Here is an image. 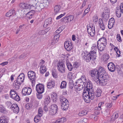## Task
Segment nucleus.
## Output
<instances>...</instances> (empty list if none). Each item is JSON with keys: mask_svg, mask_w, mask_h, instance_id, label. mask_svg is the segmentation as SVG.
<instances>
[{"mask_svg": "<svg viewBox=\"0 0 123 123\" xmlns=\"http://www.w3.org/2000/svg\"><path fill=\"white\" fill-rule=\"evenodd\" d=\"M96 50H92L88 53L92 58V60L93 61H95L96 57Z\"/></svg>", "mask_w": 123, "mask_h": 123, "instance_id": "nucleus-16", "label": "nucleus"}, {"mask_svg": "<svg viewBox=\"0 0 123 123\" xmlns=\"http://www.w3.org/2000/svg\"><path fill=\"white\" fill-rule=\"evenodd\" d=\"M50 99L49 96H47L45 97L44 99V103L45 104L47 105L50 102Z\"/></svg>", "mask_w": 123, "mask_h": 123, "instance_id": "nucleus-34", "label": "nucleus"}, {"mask_svg": "<svg viewBox=\"0 0 123 123\" xmlns=\"http://www.w3.org/2000/svg\"><path fill=\"white\" fill-rule=\"evenodd\" d=\"M109 15V14H107L106 13L105 14L103 13L102 17L103 19L105 20V21H107L108 19Z\"/></svg>", "mask_w": 123, "mask_h": 123, "instance_id": "nucleus-35", "label": "nucleus"}, {"mask_svg": "<svg viewBox=\"0 0 123 123\" xmlns=\"http://www.w3.org/2000/svg\"><path fill=\"white\" fill-rule=\"evenodd\" d=\"M41 117L38 115L36 116L34 118V122L36 123H37L40 120V117Z\"/></svg>", "mask_w": 123, "mask_h": 123, "instance_id": "nucleus-40", "label": "nucleus"}, {"mask_svg": "<svg viewBox=\"0 0 123 123\" xmlns=\"http://www.w3.org/2000/svg\"><path fill=\"white\" fill-rule=\"evenodd\" d=\"M25 78L24 74L23 73H21L18 77L16 80H15L14 82L18 84L21 85L22 83L24 82Z\"/></svg>", "mask_w": 123, "mask_h": 123, "instance_id": "nucleus-5", "label": "nucleus"}, {"mask_svg": "<svg viewBox=\"0 0 123 123\" xmlns=\"http://www.w3.org/2000/svg\"><path fill=\"white\" fill-rule=\"evenodd\" d=\"M6 109L2 105H0V112L3 113L6 111Z\"/></svg>", "mask_w": 123, "mask_h": 123, "instance_id": "nucleus-47", "label": "nucleus"}, {"mask_svg": "<svg viewBox=\"0 0 123 123\" xmlns=\"http://www.w3.org/2000/svg\"><path fill=\"white\" fill-rule=\"evenodd\" d=\"M102 91L101 90L99 89H97L95 92L96 96L97 97H100L101 95Z\"/></svg>", "mask_w": 123, "mask_h": 123, "instance_id": "nucleus-38", "label": "nucleus"}, {"mask_svg": "<svg viewBox=\"0 0 123 123\" xmlns=\"http://www.w3.org/2000/svg\"><path fill=\"white\" fill-rule=\"evenodd\" d=\"M55 81L54 80H50L48 83L47 87L49 89L54 88L55 86Z\"/></svg>", "mask_w": 123, "mask_h": 123, "instance_id": "nucleus-20", "label": "nucleus"}, {"mask_svg": "<svg viewBox=\"0 0 123 123\" xmlns=\"http://www.w3.org/2000/svg\"><path fill=\"white\" fill-rule=\"evenodd\" d=\"M99 44V45L97 43V48L99 52V54L100 55H102L103 53L100 52L99 51L102 52L105 49V46L106 45H105V44Z\"/></svg>", "mask_w": 123, "mask_h": 123, "instance_id": "nucleus-12", "label": "nucleus"}, {"mask_svg": "<svg viewBox=\"0 0 123 123\" xmlns=\"http://www.w3.org/2000/svg\"><path fill=\"white\" fill-rule=\"evenodd\" d=\"M81 79L82 82H83L84 86H85L86 85V83L87 82L86 80V78L85 76L84 75L81 76V77L80 78Z\"/></svg>", "mask_w": 123, "mask_h": 123, "instance_id": "nucleus-36", "label": "nucleus"}, {"mask_svg": "<svg viewBox=\"0 0 123 123\" xmlns=\"http://www.w3.org/2000/svg\"><path fill=\"white\" fill-rule=\"evenodd\" d=\"M39 102L37 100H35L33 102V105L35 107H37L38 105Z\"/></svg>", "mask_w": 123, "mask_h": 123, "instance_id": "nucleus-62", "label": "nucleus"}, {"mask_svg": "<svg viewBox=\"0 0 123 123\" xmlns=\"http://www.w3.org/2000/svg\"><path fill=\"white\" fill-rule=\"evenodd\" d=\"M8 121L7 119L4 116H1L0 117V122L1 123H8Z\"/></svg>", "mask_w": 123, "mask_h": 123, "instance_id": "nucleus-27", "label": "nucleus"}, {"mask_svg": "<svg viewBox=\"0 0 123 123\" xmlns=\"http://www.w3.org/2000/svg\"><path fill=\"white\" fill-rule=\"evenodd\" d=\"M57 67L58 70L60 73H64L65 72V66L63 62L59 61L57 64Z\"/></svg>", "mask_w": 123, "mask_h": 123, "instance_id": "nucleus-6", "label": "nucleus"}, {"mask_svg": "<svg viewBox=\"0 0 123 123\" xmlns=\"http://www.w3.org/2000/svg\"><path fill=\"white\" fill-rule=\"evenodd\" d=\"M12 99L14 100L17 101H19L20 99V97L17 94V96L16 95L15 97H14V98H13Z\"/></svg>", "mask_w": 123, "mask_h": 123, "instance_id": "nucleus-55", "label": "nucleus"}, {"mask_svg": "<svg viewBox=\"0 0 123 123\" xmlns=\"http://www.w3.org/2000/svg\"><path fill=\"white\" fill-rule=\"evenodd\" d=\"M28 77L30 81L32 83L34 82L36 80V73L32 71H30L28 73Z\"/></svg>", "mask_w": 123, "mask_h": 123, "instance_id": "nucleus-9", "label": "nucleus"}, {"mask_svg": "<svg viewBox=\"0 0 123 123\" xmlns=\"http://www.w3.org/2000/svg\"><path fill=\"white\" fill-rule=\"evenodd\" d=\"M38 114L37 115L41 117H42L43 114V111L42 108L41 107L39 108L38 110Z\"/></svg>", "mask_w": 123, "mask_h": 123, "instance_id": "nucleus-42", "label": "nucleus"}, {"mask_svg": "<svg viewBox=\"0 0 123 123\" xmlns=\"http://www.w3.org/2000/svg\"><path fill=\"white\" fill-rule=\"evenodd\" d=\"M105 44V45H107V40L106 38L103 37L99 39L97 42L98 44L99 45V44Z\"/></svg>", "mask_w": 123, "mask_h": 123, "instance_id": "nucleus-19", "label": "nucleus"}, {"mask_svg": "<svg viewBox=\"0 0 123 123\" xmlns=\"http://www.w3.org/2000/svg\"><path fill=\"white\" fill-rule=\"evenodd\" d=\"M32 103V102L31 101L26 104L25 105L26 108L28 110L32 108L33 106Z\"/></svg>", "mask_w": 123, "mask_h": 123, "instance_id": "nucleus-37", "label": "nucleus"}, {"mask_svg": "<svg viewBox=\"0 0 123 123\" xmlns=\"http://www.w3.org/2000/svg\"><path fill=\"white\" fill-rule=\"evenodd\" d=\"M109 57L110 56L109 55L106 54H105L103 56V58L105 61L107 60Z\"/></svg>", "mask_w": 123, "mask_h": 123, "instance_id": "nucleus-53", "label": "nucleus"}, {"mask_svg": "<svg viewBox=\"0 0 123 123\" xmlns=\"http://www.w3.org/2000/svg\"><path fill=\"white\" fill-rule=\"evenodd\" d=\"M112 105V103H107L105 104V106L106 107L110 108H111Z\"/></svg>", "mask_w": 123, "mask_h": 123, "instance_id": "nucleus-59", "label": "nucleus"}, {"mask_svg": "<svg viewBox=\"0 0 123 123\" xmlns=\"http://www.w3.org/2000/svg\"><path fill=\"white\" fill-rule=\"evenodd\" d=\"M51 100L54 102H55L57 100V97L56 96H54L52 95H51Z\"/></svg>", "mask_w": 123, "mask_h": 123, "instance_id": "nucleus-51", "label": "nucleus"}, {"mask_svg": "<svg viewBox=\"0 0 123 123\" xmlns=\"http://www.w3.org/2000/svg\"><path fill=\"white\" fill-rule=\"evenodd\" d=\"M97 69L100 77H101V78H102V76H104V75H106V74L107 75L108 78L107 79L106 81V82L105 83H104V81L105 80L104 79L103 80V79H102V80H103V81L101 82L102 83V84H101V86H104L105 85L107 84L108 82L109 81L108 79L109 77L108 74L106 73V72L105 69L103 67L101 66H99V67L97 68Z\"/></svg>", "mask_w": 123, "mask_h": 123, "instance_id": "nucleus-3", "label": "nucleus"}, {"mask_svg": "<svg viewBox=\"0 0 123 123\" xmlns=\"http://www.w3.org/2000/svg\"><path fill=\"white\" fill-rule=\"evenodd\" d=\"M114 25V24L112 23H108V28L110 29H111L112 27H113Z\"/></svg>", "mask_w": 123, "mask_h": 123, "instance_id": "nucleus-63", "label": "nucleus"}, {"mask_svg": "<svg viewBox=\"0 0 123 123\" xmlns=\"http://www.w3.org/2000/svg\"><path fill=\"white\" fill-rule=\"evenodd\" d=\"M60 99V102L62 104V109L63 110H67L69 107V103L68 100L63 96H61Z\"/></svg>", "mask_w": 123, "mask_h": 123, "instance_id": "nucleus-4", "label": "nucleus"}, {"mask_svg": "<svg viewBox=\"0 0 123 123\" xmlns=\"http://www.w3.org/2000/svg\"><path fill=\"white\" fill-rule=\"evenodd\" d=\"M117 9H116V13L117 16L118 18H119L120 17L121 15V13L122 11L120 9L119 7L118 8H117Z\"/></svg>", "mask_w": 123, "mask_h": 123, "instance_id": "nucleus-26", "label": "nucleus"}, {"mask_svg": "<svg viewBox=\"0 0 123 123\" xmlns=\"http://www.w3.org/2000/svg\"><path fill=\"white\" fill-rule=\"evenodd\" d=\"M117 39L118 41L120 42H121L122 41L121 37L119 34H117Z\"/></svg>", "mask_w": 123, "mask_h": 123, "instance_id": "nucleus-61", "label": "nucleus"}, {"mask_svg": "<svg viewBox=\"0 0 123 123\" xmlns=\"http://www.w3.org/2000/svg\"><path fill=\"white\" fill-rule=\"evenodd\" d=\"M66 13L64 12L63 14H61L57 16L56 18V20H58L60 18H62L63 16L65 15Z\"/></svg>", "mask_w": 123, "mask_h": 123, "instance_id": "nucleus-58", "label": "nucleus"}, {"mask_svg": "<svg viewBox=\"0 0 123 123\" xmlns=\"http://www.w3.org/2000/svg\"><path fill=\"white\" fill-rule=\"evenodd\" d=\"M51 72L52 76L54 78H57V74L56 69H52Z\"/></svg>", "mask_w": 123, "mask_h": 123, "instance_id": "nucleus-30", "label": "nucleus"}, {"mask_svg": "<svg viewBox=\"0 0 123 123\" xmlns=\"http://www.w3.org/2000/svg\"><path fill=\"white\" fill-rule=\"evenodd\" d=\"M115 21V19L114 18H111L109 21V23H112L114 24Z\"/></svg>", "mask_w": 123, "mask_h": 123, "instance_id": "nucleus-57", "label": "nucleus"}, {"mask_svg": "<svg viewBox=\"0 0 123 123\" xmlns=\"http://www.w3.org/2000/svg\"><path fill=\"white\" fill-rule=\"evenodd\" d=\"M11 109H12L13 112L15 113H18L19 111V108L17 104L16 103H13Z\"/></svg>", "mask_w": 123, "mask_h": 123, "instance_id": "nucleus-17", "label": "nucleus"}, {"mask_svg": "<svg viewBox=\"0 0 123 123\" xmlns=\"http://www.w3.org/2000/svg\"><path fill=\"white\" fill-rule=\"evenodd\" d=\"M67 17L69 22L73 20L74 18V16L73 15H70L68 17L67 16Z\"/></svg>", "mask_w": 123, "mask_h": 123, "instance_id": "nucleus-52", "label": "nucleus"}, {"mask_svg": "<svg viewBox=\"0 0 123 123\" xmlns=\"http://www.w3.org/2000/svg\"><path fill=\"white\" fill-rule=\"evenodd\" d=\"M47 69L46 68L45 66V65L43 66L42 65L41 66L40 68V73L43 74L46 71Z\"/></svg>", "mask_w": 123, "mask_h": 123, "instance_id": "nucleus-29", "label": "nucleus"}, {"mask_svg": "<svg viewBox=\"0 0 123 123\" xmlns=\"http://www.w3.org/2000/svg\"><path fill=\"white\" fill-rule=\"evenodd\" d=\"M52 18H49L47 19L45 21L43 27H45L49 25L51 23Z\"/></svg>", "mask_w": 123, "mask_h": 123, "instance_id": "nucleus-24", "label": "nucleus"}, {"mask_svg": "<svg viewBox=\"0 0 123 123\" xmlns=\"http://www.w3.org/2000/svg\"><path fill=\"white\" fill-rule=\"evenodd\" d=\"M83 96L85 102L87 103H89L91 100L90 98V92H88V94Z\"/></svg>", "mask_w": 123, "mask_h": 123, "instance_id": "nucleus-14", "label": "nucleus"}, {"mask_svg": "<svg viewBox=\"0 0 123 123\" xmlns=\"http://www.w3.org/2000/svg\"><path fill=\"white\" fill-rule=\"evenodd\" d=\"M15 10L14 9H13L9 10L6 13V16L7 17H9L12 15L13 16L15 15Z\"/></svg>", "mask_w": 123, "mask_h": 123, "instance_id": "nucleus-22", "label": "nucleus"}, {"mask_svg": "<svg viewBox=\"0 0 123 123\" xmlns=\"http://www.w3.org/2000/svg\"><path fill=\"white\" fill-rule=\"evenodd\" d=\"M27 92L26 93V95H29L31 94L32 90L31 88L30 87H27Z\"/></svg>", "mask_w": 123, "mask_h": 123, "instance_id": "nucleus-54", "label": "nucleus"}, {"mask_svg": "<svg viewBox=\"0 0 123 123\" xmlns=\"http://www.w3.org/2000/svg\"><path fill=\"white\" fill-rule=\"evenodd\" d=\"M61 22L65 23H68V18L67 17L65 16L60 20Z\"/></svg>", "mask_w": 123, "mask_h": 123, "instance_id": "nucleus-46", "label": "nucleus"}, {"mask_svg": "<svg viewBox=\"0 0 123 123\" xmlns=\"http://www.w3.org/2000/svg\"><path fill=\"white\" fill-rule=\"evenodd\" d=\"M110 10L107 7H105L104 10V12L103 13L109 14Z\"/></svg>", "mask_w": 123, "mask_h": 123, "instance_id": "nucleus-45", "label": "nucleus"}, {"mask_svg": "<svg viewBox=\"0 0 123 123\" xmlns=\"http://www.w3.org/2000/svg\"><path fill=\"white\" fill-rule=\"evenodd\" d=\"M67 85V83L65 81H62L60 86V87L61 89H64L66 88Z\"/></svg>", "mask_w": 123, "mask_h": 123, "instance_id": "nucleus-33", "label": "nucleus"}, {"mask_svg": "<svg viewBox=\"0 0 123 123\" xmlns=\"http://www.w3.org/2000/svg\"><path fill=\"white\" fill-rule=\"evenodd\" d=\"M98 17L96 14L95 15L93 18V21L95 23H97L98 21Z\"/></svg>", "mask_w": 123, "mask_h": 123, "instance_id": "nucleus-48", "label": "nucleus"}, {"mask_svg": "<svg viewBox=\"0 0 123 123\" xmlns=\"http://www.w3.org/2000/svg\"><path fill=\"white\" fill-rule=\"evenodd\" d=\"M64 46L65 48L68 51H70L73 48V46L71 42L66 41L64 43Z\"/></svg>", "mask_w": 123, "mask_h": 123, "instance_id": "nucleus-8", "label": "nucleus"}, {"mask_svg": "<svg viewBox=\"0 0 123 123\" xmlns=\"http://www.w3.org/2000/svg\"><path fill=\"white\" fill-rule=\"evenodd\" d=\"M35 11L34 10H31L27 13L25 14V18L26 19H31L35 13Z\"/></svg>", "mask_w": 123, "mask_h": 123, "instance_id": "nucleus-15", "label": "nucleus"}, {"mask_svg": "<svg viewBox=\"0 0 123 123\" xmlns=\"http://www.w3.org/2000/svg\"><path fill=\"white\" fill-rule=\"evenodd\" d=\"M87 113V112L84 111H80L78 115L80 116H82L86 115Z\"/></svg>", "mask_w": 123, "mask_h": 123, "instance_id": "nucleus-43", "label": "nucleus"}, {"mask_svg": "<svg viewBox=\"0 0 123 123\" xmlns=\"http://www.w3.org/2000/svg\"><path fill=\"white\" fill-rule=\"evenodd\" d=\"M50 1V0H44L42 3L44 7H46L49 6Z\"/></svg>", "mask_w": 123, "mask_h": 123, "instance_id": "nucleus-32", "label": "nucleus"}, {"mask_svg": "<svg viewBox=\"0 0 123 123\" xmlns=\"http://www.w3.org/2000/svg\"><path fill=\"white\" fill-rule=\"evenodd\" d=\"M100 20V21L98 22L99 24L100 25V29L101 30L103 31L105 30V26L104 24H103V20L102 19L100 18L99 19V20Z\"/></svg>", "mask_w": 123, "mask_h": 123, "instance_id": "nucleus-25", "label": "nucleus"}, {"mask_svg": "<svg viewBox=\"0 0 123 123\" xmlns=\"http://www.w3.org/2000/svg\"><path fill=\"white\" fill-rule=\"evenodd\" d=\"M19 6V7L22 9H34L37 12L40 11L44 8L42 3H40L38 5L36 6L35 7L33 5H31L25 2L20 3Z\"/></svg>", "mask_w": 123, "mask_h": 123, "instance_id": "nucleus-1", "label": "nucleus"}, {"mask_svg": "<svg viewBox=\"0 0 123 123\" xmlns=\"http://www.w3.org/2000/svg\"><path fill=\"white\" fill-rule=\"evenodd\" d=\"M92 58L89 54H88L86 55H84L83 57V59L87 62H90L91 60L93 61Z\"/></svg>", "mask_w": 123, "mask_h": 123, "instance_id": "nucleus-21", "label": "nucleus"}, {"mask_svg": "<svg viewBox=\"0 0 123 123\" xmlns=\"http://www.w3.org/2000/svg\"><path fill=\"white\" fill-rule=\"evenodd\" d=\"M60 37V35L58 34L55 35L54 37V39L52 41L51 43V44L53 45L56 43L58 41Z\"/></svg>", "mask_w": 123, "mask_h": 123, "instance_id": "nucleus-23", "label": "nucleus"}, {"mask_svg": "<svg viewBox=\"0 0 123 123\" xmlns=\"http://www.w3.org/2000/svg\"><path fill=\"white\" fill-rule=\"evenodd\" d=\"M36 88L37 92L43 93L44 92V86L43 84L39 83L37 84L36 86Z\"/></svg>", "mask_w": 123, "mask_h": 123, "instance_id": "nucleus-10", "label": "nucleus"}, {"mask_svg": "<svg viewBox=\"0 0 123 123\" xmlns=\"http://www.w3.org/2000/svg\"><path fill=\"white\" fill-rule=\"evenodd\" d=\"M60 9V7H59L58 6L56 5L54 7V11L55 13V14H56L59 12Z\"/></svg>", "mask_w": 123, "mask_h": 123, "instance_id": "nucleus-41", "label": "nucleus"}, {"mask_svg": "<svg viewBox=\"0 0 123 123\" xmlns=\"http://www.w3.org/2000/svg\"><path fill=\"white\" fill-rule=\"evenodd\" d=\"M91 75L92 77H95V78L96 77V79H98V80L99 83L100 85H101V84H102V81L103 80L102 79H104L105 80L104 81V83H105L107 80V79L108 78V77L107 74L104 75V76H102V78H101V77H100L99 74L98 73V71L97 68H96L93 69H92L91 70Z\"/></svg>", "mask_w": 123, "mask_h": 123, "instance_id": "nucleus-2", "label": "nucleus"}, {"mask_svg": "<svg viewBox=\"0 0 123 123\" xmlns=\"http://www.w3.org/2000/svg\"><path fill=\"white\" fill-rule=\"evenodd\" d=\"M73 66L74 68H77L79 67V64L77 62H75L73 64Z\"/></svg>", "mask_w": 123, "mask_h": 123, "instance_id": "nucleus-64", "label": "nucleus"}, {"mask_svg": "<svg viewBox=\"0 0 123 123\" xmlns=\"http://www.w3.org/2000/svg\"><path fill=\"white\" fill-rule=\"evenodd\" d=\"M92 29L90 28V29L88 28V26H87V32L88 34L92 37H93L95 35V31L94 29Z\"/></svg>", "mask_w": 123, "mask_h": 123, "instance_id": "nucleus-18", "label": "nucleus"}, {"mask_svg": "<svg viewBox=\"0 0 123 123\" xmlns=\"http://www.w3.org/2000/svg\"><path fill=\"white\" fill-rule=\"evenodd\" d=\"M93 92H90V98L91 100H93L95 97V95Z\"/></svg>", "mask_w": 123, "mask_h": 123, "instance_id": "nucleus-49", "label": "nucleus"}, {"mask_svg": "<svg viewBox=\"0 0 123 123\" xmlns=\"http://www.w3.org/2000/svg\"><path fill=\"white\" fill-rule=\"evenodd\" d=\"M37 97L39 99H41L42 98L43 95L42 94V93H40L39 92H37Z\"/></svg>", "mask_w": 123, "mask_h": 123, "instance_id": "nucleus-50", "label": "nucleus"}, {"mask_svg": "<svg viewBox=\"0 0 123 123\" xmlns=\"http://www.w3.org/2000/svg\"><path fill=\"white\" fill-rule=\"evenodd\" d=\"M86 82V86L85 87L87 90L88 89V92L93 91L94 89L92 87V83L89 80H87Z\"/></svg>", "mask_w": 123, "mask_h": 123, "instance_id": "nucleus-11", "label": "nucleus"}, {"mask_svg": "<svg viewBox=\"0 0 123 123\" xmlns=\"http://www.w3.org/2000/svg\"><path fill=\"white\" fill-rule=\"evenodd\" d=\"M17 94V92L14 89H12L10 92V95H11Z\"/></svg>", "mask_w": 123, "mask_h": 123, "instance_id": "nucleus-60", "label": "nucleus"}, {"mask_svg": "<svg viewBox=\"0 0 123 123\" xmlns=\"http://www.w3.org/2000/svg\"><path fill=\"white\" fill-rule=\"evenodd\" d=\"M57 106L56 104L52 105L50 107V110L49 111L50 115H53L55 114L57 112Z\"/></svg>", "mask_w": 123, "mask_h": 123, "instance_id": "nucleus-7", "label": "nucleus"}, {"mask_svg": "<svg viewBox=\"0 0 123 123\" xmlns=\"http://www.w3.org/2000/svg\"><path fill=\"white\" fill-rule=\"evenodd\" d=\"M118 117V113H114L111 118L110 121H114Z\"/></svg>", "mask_w": 123, "mask_h": 123, "instance_id": "nucleus-28", "label": "nucleus"}, {"mask_svg": "<svg viewBox=\"0 0 123 123\" xmlns=\"http://www.w3.org/2000/svg\"><path fill=\"white\" fill-rule=\"evenodd\" d=\"M66 64L68 70L70 71H72L73 69V67L70 63L69 62H67Z\"/></svg>", "mask_w": 123, "mask_h": 123, "instance_id": "nucleus-31", "label": "nucleus"}, {"mask_svg": "<svg viewBox=\"0 0 123 123\" xmlns=\"http://www.w3.org/2000/svg\"><path fill=\"white\" fill-rule=\"evenodd\" d=\"M107 67L109 70L111 72H114L115 70L116 67L115 65L112 62L109 63L107 65Z\"/></svg>", "mask_w": 123, "mask_h": 123, "instance_id": "nucleus-13", "label": "nucleus"}, {"mask_svg": "<svg viewBox=\"0 0 123 123\" xmlns=\"http://www.w3.org/2000/svg\"><path fill=\"white\" fill-rule=\"evenodd\" d=\"M6 105L8 107H10L11 108V107H12V105L13 104H12L10 101H8L6 103Z\"/></svg>", "mask_w": 123, "mask_h": 123, "instance_id": "nucleus-56", "label": "nucleus"}, {"mask_svg": "<svg viewBox=\"0 0 123 123\" xmlns=\"http://www.w3.org/2000/svg\"><path fill=\"white\" fill-rule=\"evenodd\" d=\"M74 86V83L73 80H71L69 82V87L71 89H72L73 88Z\"/></svg>", "mask_w": 123, "mask_h": 123, "instance_id": "nucleus-39", "label": "nucleus"}, {"mask_svg": "<svg viewBox=\"0 0 123 123\" xmlns=\"http://www.w3.org/2000/svg\"><path fill=\"white\" fill-rule=\"evenodd\" d=\"M27 87H24L22 91V93L23 95H26V94L27 92Z\"/></svg>", "mask_w": 123, "mask_h": 123, "instance_id": "nucleus-44", "label": "nucleus"}]
</instances>
